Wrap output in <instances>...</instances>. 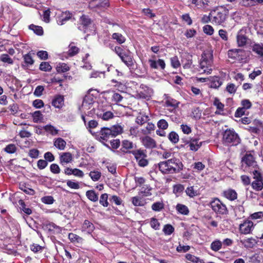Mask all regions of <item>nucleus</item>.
<instances>
[{
    "instance_id": "obj_1",
    "label": "nucleus",
    "mask_w": 263,
    "mask_h": 263,
    "mask_svg": "<svg viewBox=\"0 0 263 263\" xmlns=\"http://www.w3.org/2000/svg\"><path fill=\"white\" fill-rule=\"evenodd\" d=\"M214 69L213 52L205 51L201 54L198 66V71L200 73L211 74Z\"/></svg>"
},
{
    "instance_id": "obj_2",
    "label": "nucleus",
    "mask_w": 263,
    "mask_h": 263,
    "mask_svg": "<svg viewBox=\"0 0 263 263\" xmlns=\"http://www.w3.org/2000/svg\"><path fill=\"white\" fill-rule=\"evenodd\" d=\"M210 14L213 24L223 26L228 18L229 10L225 7L219 6L211 10Z\"/></svg>"
},
{
    "instance_id": "obj_3",
    "label": "nucleus",
    "mask_w": 263,
    "mask_h": 263,
    "mask_svg": "<svg viewBox=\"0 0 263 263\" xmlns=\"http://www.w3.org/2000/svg\"><path fill=\"white\" fill-rule=\"evenodd\" d=\"M240 141L238 135L233 129H227L223 134L222 142L226 146L237 145Z\"/></svg>"
},
{
    "instance_id": "obj_4",
    "label": "nucleus",
    "mask_w": 263,
    "mask_h": 263,
    "mask_svg": "<svg viewBox=\"0 0 263 263\" xmlns=\"http://www.w3.org/2000/svg\"><path fill=\"white\" fill-rule=\"evenodd\" d=\"M130 153L134 155L139 166L144 167L148 165V161L147 159V155L145 150L138 149L133 150Z\"/></svg>"
},
{
    "instance_id": "obj_5",
    "label": "nucleus",
    "mask_w": 263,
    "mask_h": 263,
    "mask_svg": "<svg viewBox=\"0 0 263 263\" xmlns=\"http://www.w3.org/2000/svg\"><path fill=\"white\" fill-rule=\"evenodd\" d=\"M89 7L96 11L106 9L109 6L108 0H88Z\"/></svg>"
},
{
    "instance_id": "obj_6",
    "label": "nucleus",
    "mask_w": 263,
    "mask_h": 263,
    "mask_svg": "<svg viewBox=\"0 0 263 263\" xmlns=\"http://www.w3.org/2000/svg\"><path fill=\"white\" fill-rule=\"evenodd\" d=\"M241 166L245 167H252L256 170L257 163L255 160L254 156L251 154L246 153L241 160Z\"/></svg>"
},
{
    "instance_id": "obj_7",
    "label": "nucleus",
    "mask_w": 263,
    "mask_h": 263,
    "mask_svg": "<svg viewBox=\"0 0 263 263\" xmlns=\"http://www.w3.org/2000/svg\"><path fill=\"white\" fill-rule=\"evenodd\" d=\"M211 206L212 210L216 213L219 214H226L227 213V209L225 204H223L218 199H215L211 202Z\"/></svg>"
},
{
    "instance_id": "obj_8",
    "label": "nucleus",
    "mask_w": 263,
    "mask_h": 263,
    "mask_svg": "<svg viewBox=\"0 0 263 263\" xmlns=\"http://www.w3.org/2000/svg\"><path fill=\"white\" fill-rule=\"evenodd\" d=\"M254 228L253 222L250 220H245L239 226V231L241 234L247 235L251 233Z\"/></svg>"
},
{
    "instance_id": "obj_9",
    "label": "nucleus",
    "mask_w": 263,
    "mask_h": 263,
    "mask_svg": "<svg viewBox=\"0 0 263 263\" xmlns=\"http://www.w3.org/2000/svg\"><path fill=\"white\" fill-rule=\"evenodd\" d=\"M254 174V178L255 180L253 181L252 183V188L256 191H260L263 189V182L262 178L260 173L256 170H254L253 171Z\"/></svg>"
},
{
    "instance_id": "obj_10",
    "label": "nucleus",
    "mask_w": 263,
    "mask_h": 263,
    "mask_svg": "<svg viewBox=\"0 0 263 263\" xmlns=\"http://www.w3.org/2000/svg\"><path fill=\"white\" fill-rule=\"evenodd\" d=\"M160 171L163 174H174L173 167L170 163V160L160 162L158 164Z\"/></svg>"
},
{
    "instance_id": "obj_11",
    "label": "nucleus",
    "mask_w": 263,
    "mask_h": 263,
    "mask_svg": "<svg viewBox=\"0 0 263 263\" xmlns=\"http://www.w3.org/2000/svg\"><path fill=\"white\" fill-rule=\"evenodd\" d=\"M246 29L242 28L240 29L237 34V43L239 47H243L247 42L248 38L246 35Z\"/></svg>"
},
{
    "instance_id": "obj_12",
    "label": "nucleus",
    "mask_w": 263,
    "mask_h": 263,
    "mask_svg": "<svg viewBox=\"0 0 263 263\" xmlns=\"http://www.w3.org/2000/svg\"><path fill=\"white\" fill-rule=\"evenodd\" d=\"M94 102L93 98L88 94L83 99L80 109L82 111L85 112L86 110L91 109Z\"/></svg>"
},
{
    "instance_id": "obj_13",
    "label": "nucleus",
    "mask_w": 263,
    "mask_h": 263,
    "mask_svg": "<svg viewBox=\"0 0 263 263\" xmlns=\"http://www.w3.org/2000/svg\"><path fill=\"white\" fill-rule=\"evenodd\" d=\"M185 144L189 147L190 149L192 151H197L201 146L202 142L199 141V139L193 138L185 142Z\"/></svg>"
},
{
    "instance_id": "obj_14",
    "label": "nucleus",
    "mask_w": 263,
    "mask_h": 263,
    "mask_svg": "<svg viewBox=\"0 0 263 263\" xmlns=\"http://www.w3.org/2000/svg\"><path fill=\"white\" fill-rule=\"evenodd\" d=\"M153 94V89L146 86H142L138 92L140 98L145 99H148Z\"/></svg>"
},
{
    "instance_id": "obj_15",
    "label": "nucleus",
    "mask_w": 263,
    "mask_h": 263,
    "mask_svg": "<svg viewBox=\"0 0 263 263\" xmlns=\"http://www.w3.org/2000/svg\"><path fill=\"white\" fill-rule=\"evenodd\" d=\"M169 160L172 167H173V170L174 173H179L182 170L183 165L179 159L173 158Z\"/></svg>"
},
{
    "instance_id": "obj_16",
    "label": "nucleus",
    "mask_w": 263,
    "mask_h": 263,
    "mask_svg": "<svg viewBox=\"0 0 263 263\" xmlns=\"http://www.w3.org/2000/svg\"><path fill=\"white\" fill-rule=\"evenodd\" d=\"M71 17V14L69 11L62 12L57 17L58 25H62Z\"/></svg>"
},
{
    "instance_id": "obj_17",
    "label": "nucleus",
    "mask_w": 263,
    "mask_h": 263,
    "mask_svg": "<svg viewBox=\"0 0 263 263\" xmlns=\"http://www.w3.org/2000/svg\"><path fill=\"white\" fill-rule=\"evenodd\" d=\"M243 50L240 49H233L228 51V54L229 58L240 61L242 59V53Z\"/></svg>"
},
{
    "instance_id": "obj_18",
    "label": "nucleus",
    "mask_w": 263,
    "mask_h": 263,
    "mask_svg": "<svg viewBox=\"0 0 263 263\" xmlns=\"http://www.w3.org/2000/svg\"><path fill=\"white\" fill-rule=\"evenodd\" d=\"M240 242L246 249L253 248L256 245L257 241L253 237L246 238L240 240Z\"/></svg>"
},
{
    "instance_id": "obj_19",
    "label": "nucleus",
    "mask_w": 263,
    "mask_h": 263,
    "mask_svg": "<svg viewBox=\"0 0 263 263\" xmlns=\"http://www.w3.org/2000/svg\"><path fill=\"white\" fill-rule=\"evenodd\" d=\"M148 63L150 67L153 69H158L160 67L161 69H164L165 67V62L162 59H158L157 61L149 59Z\"/></svg>"
},
{
    "instance_id": "obj_20",
    "label": "nucleus",
    "mask_w": 263,
    "mask_h": 263,
    "mask_svg": "<svg viewBox=\"0 0 263 263\" xmlns=\"http://www.w3.org/2000/svg\"><path fill=\"white\" fill-rule=\"evenodd\" d=\"M81 26H79L80 30H83L85 32H87V29L89 26L91 25L90 18L85 15H83L81 17Z\"/></svg>"
},
{
    "instance_id": "obj_21",
    "label": "nucleus",
    "mask_w": 263,
    "mask_h": 263,
    "mask_svg": "<svg viewBox=\"0 0 263 263\" xmlns=\"http://www.w3.org/2000/svg\"><path fill=\"white\" fill-rule=\"evenodd\" d=\"M143 145L147 148H153L156 147L155 140L149 136H145L142 139Z\"/></svg>"
},
{
    "instance_id": "obj_22",
    "label": "nucleus",
    "mask_w": 263,
    "mask_h": 263,
    "mask_svg": "<svg viewBox=\"0 0 263 263\" xmlns=\"http://www.w3.org/2000/svg\"><path fill=\"white\" fill-rule=\"evenodd\" d=\"M99 135L101 139L103 140L107 141L110 137H114L112 136L111 132H110V128L108 127L102 128Z\"/></svg>"
},
{
    "instance_id": "obj_23",
    "label": "nucleus",
    "mask_w": 263,
    "mask_h": 263,
    "mask_svg": "<svg viewBox=\"0 0 263 263\" xmlns=\"http://www.w3.org/2000/svg\"><path fill=\"white\" fill-rule=\"evenodd\" d=\"M94 229V225L88 220H85L84 221L81 228L82 232H86L88 234H91L93 231Z\"/></svg>"
},
{
    "instance_id": "obj_24",
    "label": "nucleus",
    "mask_w": 263,
    "mask_h": 263,
    "mask_svg": "<svg viewBox=\"0 0 263 263\" xmlns=\"http://www.w3.org/2000/svg\"><path fill=\"white\" fill-rule=\"evenodd\" d=\"M152 190L153 188L149 185L144 184L140 189L139 192V195L142 196V197L150 196L152 195Z\"/></svg>"
},
{
    "instance_id": "obj_25",
    "label": "nucleus",
    "mask_w": 263,
    "mask_h": 263,
    "mask_svg": "<svg viewBox=\"0 0 263 263\" xmlns=\"http://www.w3.org/2000/svg\"><path fill=\"white\" fill-rule=\"evenodd\" d=\"M96 115L99 118L105 121L108 120L114 117L112 112L110 111H105L104 110L101 111L98 110L96 112Z\"/></svg>"
},
{
    "instance_id": "obj_26",
    "label": "nucleus",
    "mask_w": 263,
    "mask_h": 263,
    "mask_svg": "<svg viewBox=\"0 0 263 263\" xmlns=\"http://www.w3.org/2000/svg\"><path fill=\"white\" fill-rule=\"evenodd\" d=\"M223 195L225 198L231 201L234 200L237 198V193L232 189H228L223 191Z\"/></svg>"
},
{
    "instance_id": "obj_27",
    "label": "nucleus",
    "mask_w": 263,
    "mask_h": 263,
    "mask_svg": "<svg viewBox=\"0 0 263 263\" xmlns=\"http://www.w3.org/2000/svg\"><path fill=\"white\" fill-rule=\"evenodd\" d=\"M192 3L194 4L198 9H205L210 5V0H191Z\"/></svg>"
},
{
    "instance_id": "obj_28",
    "label": "nucleus",
    "mask_w": 263,
    "mask_h": 263,
    "mask_svg": "<svg viewBox=\"0 0 263 263\" xmlns=\"http://www.w3.org/2000/svg\"><path fill=\"white\" fill-rule=\"evenodd\" d=\"M52 105L56 108H61L64 105L63 96L61 95L56 96L52 101Z\"/></svg>"
},
{
    "instance_id": "obj_29",
    "label": "nucleus",
    "mask_w": 263,
    "mask_h": 263,
    "mask_svg": "<svg viewBox=\"0 0 263 263\" xmlns=\"http://www.w3.org/2000/svg\"><path fill=\"white\" fill-rule=\"evenodd\" d=\"M210 86L211 88H217L219 87L222 84V81L218 77H211Z\"/></svg>"
},
{
    "instance_id": "obj_30",
    "label": "nucleus",
    "mask_w": 263,
    "mask_h": 263,
    "mask_svg": "<svg viewBox=\"0 0 263 263\" xmlns=\"http://www.w3.org/2000/svg\"><path fill=\"white\" fill-rule=\"evenodd\" d=\"M72 160V155L70 153H63L60 157V163L62 164L70 163Z\"/></svg>"
},
{
    "instance_id": "obj_31",
    "label": "nucleus",
    "mask_w": 263,
    "mask_h": 263,
    "mask_svg": "<svg viewBox=\"0 0 263 263\" xmlns=\"http://www.w3.org/2000/svg\"><path fill=\"white\" fill-rule=\"evenodd\" d=\"M185 258L190 263H205L203 259L190 253L185 255Z\"/></svg>"
},
{
    "instance_id": "obj_32",
    "label": "nucleus",
    "mask_w": 263,
    "mask_h": 263,
    "mask_svg": "<svg viewBox=\"0 0 263 263\" xmlns=\"http://www.w3.org/2000/svg\"><path fill=\"white\" fill-rule=\"evenodd\" d=\"M23 58L24 62V64H22L23 67H27L33 64L34 60L31 53L25 54L23 56Z\"/></svg>"
},
{
    "instance_id": "obj_33",
    "label": "nucleus",
    "mask_w": 263,
    "mask_h": 263,
    "mask_svg": "<svg viewBox=\"0 0 263 263\" xmlns=\"http://www.w3.org/2000/svg\"><path fill=\"white\" fill-rule=\"evenodd\" d=\"M222 248V242L219 239H216L210 245V249L214 251L218 252Z\"/></svg>"
},
{
    "instance_id": "obj_34",
    "label": "nucleus",
    "mask_w": 263,
    "mask_h": 263,
    "mask_svg": "<svg viewBox=\"0 0 263 263\" xmlns=\"http://www.w3.org/2000/svg\"><path fill=\"white\" fill-rule=\"evenodd\" d=\"M149 120V117L147 115H146L145 114L141 112L138 115L136 122L137 124L142 125L144 123H147Z\"/></svg>"
},
{
    "instance_id": "obj_35",
    "label": "nucleus",
    "mask_w": 263,
    "mask_h": 263,
    "mask_svg": "<svg viewBox=\"0 0 263 263\" xmlns=\"http://www.w3.org/2000/svg\"><path fill=\"white\" fill-rule=\"evenodd\" d=\"M54 146L59 150H64L66 147V141L61 138L55 139L54 141Z\"/></svg>"
},
{
    "instance_id": "obj_36",
    "label": "nucleus",
    "mask_w": 263,
    "mask_h": 263,
    "mask_svg": "<svg viewBox=\"0 0 263 263\" xmlns=\"http://www.w3.org/2000/svg\"><path fill=\"white\" fill-rule=\"evenodd\" d=\"M165 204L163 201H158L154 202L151 206L153 211L155 212H160L164 209Z\"/></svg>"
},
{
    "instance_id": "obj_37",
    "label": "nucleus",
    "mask_w": 263,
    "mask_h": 263,
    "mask_svg": "<svg viewBox=\"0 0 263 263\" xmlns=\"http://www.w3.org/2000/svg\"><path fill=\"white\" fill-rule=\"evenodd\" d=\"M177 211L182 215H187L189 213V210L188 208L182 204L178 203L176 206Z\"/></svg>"
},
{
    "instance_id": "obj_38",
    "label": "nucleus",
    "mask_w": 263,
    "mask_h": 263,
    "mask_svg": "<svg viewBox=\"0 0 263 263\" xmlns=\"http://www.w3.org/2000/svg\"><path fill=\"white\" fill-rule=\"evenodd\" d=\"M43 128L47 133L51 134L52 136L57 135L58 134L59 129L50 124H48L43 126Z\"/></svg>"
},
{
    "instance_id": "obj_39",
    "label": "nucleus",
    "mask_w": 263,
    "mask_h": 263,
    "mask_svg": "<svg viewBox=\"0 0 263 263\" xmlns=\"http://www.w3.org/2000/svg\"><path fill=\"white\" fill-rule=\"evenodd\" d=\"M252 51L258 56H263V44H255L252 46Z\"/></svg>"
},
{
    "instance_id": "obj_40",
    "label": "nucleus",
    "mask_w": 263,
    "mask_h": 263,
    "mask_svg": "<svg viewBox=\"0 0 263 263\" xmlns=\"http://www.w3.org/2000/svg\"><path fill=\"white\" fill-rule=\"evenodd\" d=\"M120 59L128 67H131L134 64L133 58L129 54L125 53Z\"/></svg>"
},
{
    "instance_id": "obj_41",
    "label": "nucleus",
    "mask_w": 263,
    "mask_h": 263,
    "mask_svg": "<svg viewBox=\"0 0 263 263\" xmlns=\"http://www.w3.org/2000/svg\"><path fill=\"white\" fill-rule=\"evenodd\" d=\"M112 39L120 44L124 43L126 41L125 37L119 33H114L112 35Z\"/></svg>"
},
{
    "instance_id": "obj_42",
    "label": "nucleus",
    "mask_w": 263,
    "mask_h": 263,
    "mask_svg": "<svg viewBox=\"0 0 263 263\" xmlns=\"http://www.w3.org/2000/svg\"><path fill=\"white\" fill-rule=\"evenodd\" d=\"M86 195L90 200L93 202H96L98 200V195L93 190L87 191Z\"/></svg>"
},
{
    "instance_id": "obj_43",
    "label": "nucleus",
    "mask_w": 263,
    "mask_h": 263,
    "mask_svg": "<svg viewBox=\"0 0 263 263\" xmlns=\"http://www.w3.org/2000/svg\"><path fill=\"white\" fill-rule=\"evenodd\" d=\"M69 48L67 54L69 57H73L79 52V49L74 46L73 43H71L69 46Z\"/></svg>"
},
{
    "instance_id": "obj_44",
    "label": "nucleus",
    "mask_w": 263,
    "mask_h": 263,
    "mask_svg": "<svg viewBox=\"0 0 263 263\" xmlns=\"http://www.w3.org/2000/svg\"><path fill=\"white\" fill-rule=\"evenodd\" d=\"M20 189L27 194L33 195L35 194V191L25 184H20Z\"/></svg>"
},
{
    "instance_id": "obj_45",
    "label": "nucleus",
    "mask_w": 263,
    "mask_h": 263,
    "mask_svg": "<svg viewBox=\"0 0 263 263\" xmlns=\"http://www.w3.org/2000/svg\"><path fill=\"white\" fill-rule=\"evenodd\" d=\"M109 128L114 137L121 134L122 130V127L119 125H114Z\"/></svg>"
},
{
    "instance_id": "obj_46",
    "label": "nucleus",
    "mask_w": 263,
    "mask_h": 263,
    "mask_svg": "<svg viewBox=\"0 0 263 263\" xmlns=\"http://www.w3.org/2000/svg\"><path fill=\"white\" fill-rule=\"evenodd\" d=\"M68 238L69 239L71 242L73 243H82L83 241V239L82 237L72 233L69 234Z\"/></svg>"
},
{
    "instance_id": "obj_47",
    "label": "nucleus",
    "mask_w": 263,
    "mask_h": 263,
    "mask_svg": "<svg viewBox=\"0 0 263 263\" xmlns=\"http://www.w3.org/2000/svg\"><path fill=\"white\" fill-rule=\"evenodd\" d=\"M182 63L184 68H190L192 64V56L187 55L185 59L182 60Z\"/></svg>"
},
{
    "instance_id": "obj_48",
    "label": "nucleus",
    "mask_w": 263,
    "mask_h": 263,
    "mask_svg": "<svg viewBox=\"0 0 263 263\" xmlns=\"http://www.w3.org/2000/svg\"><path fill=\"white\" fill-rule=\"evenodd\" d=\"M168 138L170 141L174 144L178 143L179 141V136L175 132H171L168 135Z\"/></svg>"
},
{
    "instance_id": "obj_49",
    "label": "nucleus",
    "mask_w": 263,
    "mask_h": 263,
    "mask_svg": "<svg viewBox=\"0 0 263 263\" xmlns=\"http://www.w3.org/2000/svg\"><path fill=\"white\" fill-rule=\"evenodd\" d=\"M56 69L58 72H65L69 70V67L65 63H59L57 66Z\"/></svg>"
},
{
    "instance_id": "obj_50",
    "label": "nucleus",
    "mask_w": 263,
    "mask_h": 263,
    "mask_svg": "<svg viewBox=\"0 0 263 263\" xmlns=\"http://www.w3.org/2000/svg\"><path fill=\"white\" fill-rule=\"evenodd\" d=\"M29 28L30 29L33 30L35 33L39 35H41L43 34V30L42 27L31 24L29 26Z\"/></svg>"
},
{
    "instance_id": "obj_51",
    "label": "nucleus",
    "mask_w": 263,
    "mask_h": 263,
    "mask_svg": "<svg viewBox=\"0 0 263 263\" xmlns=\"http://www.w3.org/2000/svg\"><path fill=\"white\" fill-rule=\"evenodd\" d=\"M89 176L93 181H97L100 179L101 173L97 171H91Z\"/></svg>"
},
{
    "instance_id": "obj_52",
    "label": "nucleus",
    "mask_w": 263,
    "mask_h": 263,
    "mask_svg": "<svg viewBox=\"0 0 263 263\" xmlns=\"http://www.w3.org/2000/svg\"><path fill=\"white\" fill-rule=\"evenodd\" d=\"M19 204L20 205L21 207L20 209L26 214L30 215L32 213V210L29 208H27L26 206L25 203L24 202L23 200H20L18 201Z\"/></svg>"
},
{
    "instance_id": "obj_53",
    "label": "nucleus",
    "mask_w": 263,
    "mask_h": 263,
    "mask_svg": "<svg viewBox=\"0 0 263 263\" xmlns=\"http://www.w3.org/2000/svg\"><path fill=\"white\" fill-rule=\"evenodd\" d=\"M174 231V227L170 224H165L163 229V232L166 235H170L172 234Z\"/></svg>"
},
{
    "instance_id": "obj_54",
    "label": "nucleus",
    "mask_w": 263,
    "mask_h": 263,
    "mask_svg": "<svg viewBox=\"0 0 263 263\" xmlns=\"http://www.w3.org/2000/svg\"><path fill=\"white\" fill-rule=\"evenodd\" d=\"M133 204L136 206H141L144 205V203L140 196H135L132 198Z\"/></svg>"
},
{
    "instance_id": "obj_55",
    "label": "nucleus",
    "mask_w": 263,
    "mask_h": 263,
    "mask_svg": "<svg viewBox=\"0 0 263 263\" xmlns=\"http://www.w3.org/2000/svg\"><path fill=\"white\" fill-rule=\"evenodd\" d=\"M16 149L17 147L14 144H8L4 148V151L8 154H14L16 152Z\"/></svg>"
},
{
    "instance_id": "obj_56",
    "label": "nucleus",
    "mask_w": 263,
    "mask_h": 263,
    "mask_svg": "<svg viewBox=\"0 0 263 263\" xmlns=\"http://www.w3.org/2000/svg\"><path fill=\"white\" fill-rule=\"evenodd\" d=\"M52 69L51 66L48 62H43L40 65V69L44 71H50Z\"/></svg>"
},
{
    "instance_id": "obj_57",
    "label": "nucleus",
    "mask_w": 263,
    "mask_h": 263,
    "mask_svg": "<svg viewBox=\"0 0 263 263\" xmlns=\"http://www.w3.org/2000/svg\"><path fill=\"white\" fill-rule=\"evenodd\" d=\"M0 60L9 64H13V60L7 54H2L0 56Z\"/></svg>"
},
{
    "instance_id": "obj_58",
    "label": "nucleus",
    "mask_w": 263,
    "mask_h": 263,
    "mask_svg": "<svg viewBox=\"0 0 263 263\" xmlns=\"http://www.w3.org/2000/svg\"><path fill=\"white\" fill-rule=\"evenodd\" d=\"M150 225L153 229L156 230H159L160 229V223L158 219L155 217L151 218Z\"/></svg>"
},
{
    "instance_id": "obj_59",
    "label": "nucleus",
    "mask_w": 263,
    "mask_h": 263,
    "mask_svg": "<svg viewBox=\"0 0 263 263\" xmlns=\"http://www.w3.org/2000/svg\"><path fill=\"white\" fill-rule=\"evenodd\" d=\"M30 248L32 251L36 253L42 252L44 247L37 243H33L32 245H30Z\"/></svg>"
},
{
    "instance_id": "obj_60",
    "label": "nucleus",
    "mask_w": 263,
    "mask_h": 263,
    "mask_svg": "<svg viewBox=\"0 0 263 263\" xmlns=\"http://www.w3.org/2000/svg\"><path fill=\"white\" fill-rule=\"evenodd\" d=\"M157 126L159 129L165 130L168 128V124L167 122L165 120L161 119L158 121Z\"/></svg>"
},
{
    "instance_id": "obj_61",
    "label": "nucleus",
    "mask_w": 263,
    "mask_h": 263,
    "mask_svg": "<svg viewBox=\"0 0 263 263\" xmlns=\"http://www.w3.org/2000/svg\"><path fill=\"white\" fill-rule=\"evenodd\" d=\"M185 192L189 197H194L197 196V191L194 189L193 186H190L186 188Z\"/></svg>"
},
{
    "instance_id": "obj_62",
    "label": "nucleus",
    "mask_w": 263,
    "mask_h": 263,
    "mask_svg": "<svg viewBox=\"0 0 263 263\" xmlns=\"http://www.w3.org/2000/svg\"><path fill=\"white\" fill-rule=\"evenodd\" d=\"M66 184L69 187L72 189L77 190L80 187L79 182H74L70 180H67Z\"/></svg>"
},
{
    "instance_id": "obj_63",
    "label": "nucleus",
    "mask_w": 263,
    "mask_h": 263,
    "mask_svg": "<svg viewBox=\"0 0 263 263\" xmlns=\"http://www.w3.org/2000/svg\"><path fill=\"white\" fill-rule=\"evenodd\" d=\"M108 195L106 193L101 195L100 199V203L104 207H107L108 205L107 201Z\"/></svg>"
},
{
    "instance_id": "obj_64",
    "label": "nucleus",
    "mask_w": 263,
    "mask_h": 263,
    "mask_svg": "<svg viewBox=\"0 0 263 263\" xmlns=\"http://www.w3.org/2000/svg\"><path fill=\"white\" fill-rule=\"evenodd\" d=\"M123 99V97L119 93L114 92L111 97V101L116 103L121 102Z\"/></svg>"
}]
</instances>
